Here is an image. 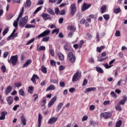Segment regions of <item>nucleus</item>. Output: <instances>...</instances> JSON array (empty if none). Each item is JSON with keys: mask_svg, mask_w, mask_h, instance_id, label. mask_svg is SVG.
<instances>
[{"mask_svg": "<svg viewBox=\"0 0 127 127\" xmlns=\"http://www.w3.org/2000/svg\"><path fill=\"white\" fill-rule=\"evenodd\" d=\"M108 58V57H106V58H104L103 57H101L100 60H98V61L99 62H103V61H105Z\"/></svg>", "mask_w": 127, "mask_h": 127, "instance_id": "38", "label": "nucleus"}, {"mask_svg": "<svg viewBox=\"0 0 127 127\" xmlns=\"http://www.w3.org/2000/svg\"><path fill=\"white\" fill-rule=\"evenodd\" d=\"M58 120V118L53 117L50 119L48 122V124L49 125H54Z\"/></svg>", "mask_w": 127, "mask_h": 127, "instance_id": "10", "label": "nucleus"}, {"mask_svg": "<svg viewBox=\"0 0 127 127\" xmlns=\"http://www.w3.org/2000/svg\"><path fill=\"white\" fill-rule=\"evenodd\" d=\"M41 16L43 17L44 20H48V19L51 20L52 19L51 17H50V15L48 13H43L41 14Z\"/></svg>", "mask_w": 127, "mask_h": 127, "instance_id": "8", "label": "nucleus"}, {"mask_svg": "<svg viewBox=\"0 0 127 127\" xmlns=\"http://www.w3.org/2000/svg\"><path fill=\"white\" fill-rule=\"evenodd\" d=\"M60 85L61 86V87H65V83L63 81H61L60 82Z\"/></svg>", "mask_w": 127, "mask_h": 127, "instance_id": "62", "label": "nucleus"}, {"mask_svg": "<svg viewBox=\"0 0 127 127\" xmlns=\"http://www.w3.org/2000/svg\"><path fill=\"white\" fill-rule=\"evenodd\" d=\"M1 70L2 71L3 73H5V71H6V67H5V66L2 65L1 67Z\"/></svg>", "mask_w": 127, "mask_h": 127, "instance_id": "47", "label": "nucleus"}, {"mask_svg": "<svg viewBox=\"0 0 127 127\" xmlns=\"http://www.w3.org/2000/svg\"><path fill=\"white\" fill-rule=\"evenodd\" d=\"M7 55H8V52H4L3 55V58H6V57H7Z\"/></svg>", "mask_w": 127, "mask_h": 127, "instance_id": "61", "label": "nucleus"}, {"mask_svg": "<svg viewBox=\"0 0 127 127\" xmlns=\"http://www.w3.org/2000/svg\"><path fill=\"white\" fill-rule=\"evenodd\" d=\"M41 120H42V115H41V114H39L38 115V127H41Z\"/></svg>", "mask_w": 127, "mask_h": 127, "instance_id": "18", "label": "nucleus"}, {"mask_svg": "<svg viewBox=\"0 0 127 127\" xmlns=\"http://www.w3.org/2000/svg\"><path fill=\"white\" fill-rule=\"evenodd\" d=\"M101 118H104L106 120L107 119H110L112 117V113L108 112L105 113H102L100 114Z\"/></svg>", "mask_w": 127, "mask_h": 127, "instance_id": "4", "label": "nucleus"}, {"mask_svg": "<svg viewBox=\"0 0 127 127\" xmlns=\"http://www.w3.org/2000/svg\"><path fill=\"white\" fill-rule=\"evenodd\" d=\"M97 88L96 87H89L85 89L84 93L86 94L89 93V92H92L93 91H96Z\"/></svg>", "mask_w": 127, "mask_h": 127, "instance_id": "14", "label": "nucleus"}, {"mask_svg": "<svg viewBox=\"0 0 127 127\" xmlns=\"http://www.w3.org/2000/svg\"><path fill=\"white\" fill-rule=\"evenodd\" d=\"M28 92H29L30 94H32L33 93V87L32 86L29 87Z\"/></svg>", "mask_w": 127, "mask_h": 127, "instance_id": "46", "label": "nucleus"}, {"mask_svg": "<svg viewBox=\"0 0 127 127\" xmlns=\"http://www.w3.org/2000/svg\"><path fill=\"white\" fill-rule=\"evenodd\" d=\"M35 79H39V77L37 75L34 74L31 79V81H32L34 84H36V81L35 80Z\"/></svg>", "mask_w": 127, "mask_h": 127, "instance_id": "16", "label": "nucleus"}, {"mask_svg": "<svg viewBox=\"0 0 127 127\" xmlns=\"http://www.w3.org/2000/svg\"><path fill=\"white\" fill-rule=\"evenodd\" d=\"M124 101H125V102H127V96L126 95H123V97H122Z\"/></svg>", "mask_w": 127, "mask_h": 127, "instance_id": "64", "label": "nucleus"}, {"mask_svg": "<svg viewBox=\"0 0 127 127\" xmlns=\"http://www.w3.org/2000/svg\"><path fill=\"white\" fill-rule=\"evenodd\" d=\"M111 95L113 98H117V94L115 93V92L112 91L111 92Z\"/></svg>", "mask_w": 127, "mask_h": 127, "instance_id": "57", "label": "nucleus"}, {"mask_svg": "<svg viewBox=\"0 0 127 127\" xmlns=\"http://www.w3.org/2000/svg\"><path fill=\"white\" fill-rule=\"evenodd\" d=\"M49 40V36H47L46 37L43 38V39L42 40V41H43L44 42H47Z\"/></svg>", "mask_w": 127, "mask_h": 127, "instance_id": "43", "label": "nucleus"}, {"mask_svg": "<svg viewBox=\"0 0 127 127\" xmlns=\"http://www.w3.org/2000/svg\"><path fill=\"white\" fill-rule=\"evenodd\" d=\"M88 120V116H84L82 119V122H85V121H87Z\"/></svg>", "mask_w": 127, "mask_h": 127, "instance_id": "60", "label": "nucleus"}, {"mask_svg": "<svg viewBox=\"0 0 127 127\" xmlns=\"http://www.w3.org/2000/svg\"><path fill=\"white\" fill-rule=\"evenodd\" d=\"M125 103H126V101H125V100H123L122 99V100H121L120 101L119 104V105H125Z\"/></svg>", "mask_w": 127, "mask_h": 127, "instance_id": "63", "label": "nucleus"}, {"mask_svg": "<svg viewBox=\"0 0 127 127\" xmlns=\"http://www.w3.org/2000/svg\"><path fill=\"white\" fill-rule=\"evenodd\" d=\"M55 14L56 13V14H57V15H58V14H59V11H60L59 8H58V7H56V8H55Z\"/></svg>", "mask_w": 127, "mask_h": 127, "instance_id": "49", "label": "nucleus"}, {"mask_svg": "<svg viewBox=\"0 0 127 127\" xmlns=\"http://www.w3.org/2000/svg\"><path fill=\"white\" fill-rule=\"evenodd\" d=\"M68 60L71 63H74L75 62L76 58L75 57V56L73 55V53L71 52L68 53Z\"/></svg>", "mask_w": 127, "mask_h": 127, "instance_id": "5", "label": "nucleus"}, {"mask_svg": "<svg viewBox=\"0 0 127 127\" xmlns=\"http://www.w3.org/2000/svg\"><path fill=\"white\" fill-rule=\"evenodd\" d=\"M66 13V11L64 9H63L61 10V12L60 13L61 15H64Z\"/></svg>", "mask_w": 127, "mask_h": 127, "instance_id": "50", "label": "nucleus"}, {"mask_svg": "<svg viewBox=\"0 0 127 127\" xmlns=\"http://www.w3.org/2000/svg\"><path fill=\"white\" fill-rule=\"evenodd\" d=\"M103 17L106 20H109L110 19V15L109 14H104Z\"/></svg>", "mask_w": 127, "mask_h": 127, "instance_id": "39", "label": "nucleus"}, {"mask_svg": "<svg viewBox=\"0 0 127 127\" xmlns=\"http://www.w3.org/2000/svg\"><path fill=\"white\" fill-rule=\"evenodd\" d=\"M68 29L69 30H73V31H75L76 30V27H74L73 25H70L68 27Z\"/></svg>", "mask_w": 127, "mask_h": 127, "instance_id": "33", "label": "nucleus"}, {"mask_svg": "<svg viewBox=\"0 0 127 127\" xmlns=\"http://www.w3.org/2000/svg\"><path fill=\"white\" fill-rule=\"evenodd\" d=\"M50 33V30H47L44 31L43 33H41L38 36L36 37V38H41V37H44V36H46V35H48Z\"/></svg>", "mask_w": 127, "mask_h": 127, "instance_id": "7", "label": "nucleus"}, {"mask_svg": "<svg viewBox=\"0 0 127 127\" xmlns=\"http://www.w3.org/2000/svg\"><path fill=\"white\" fill-rule=\"evenodd\" d=\"M73 34H74V32H70L68 33L67 37H68V38H72V36Z\"/></svg>", "mask_w": 127, "mask_h": 127, "instance_id": "51", "label": "nucleus"}, {"mask_svg": "<svg viewBox=\"0 0 127 127\" xmlns=\"http://www.w3.org/2000/svg\"><path fill=\"white\" fill-rule=\"evenodd\" d=\"M31 5V1H30V0H28L26 1L25 6L26 7H30Z\"/></svg>", "mask_w": 127, "mask_h": 127, "instance_id": "30", "label": "nucleus"}, {"mask_svg": "<svg viewBox=\"0 0 127 127\" xmlns=\"http://www.w3.org/2000/svg\"><path fill=\"white\" fill-rule=\"evenodd\" d=\"M25 28H34L35 27V26L34 25L32 24H28L25 26Z\"/></svg>", "mask_w": 127, "mask_h": 127, "instance_id": "35", "label": "nucleus"}, {"mask_svg": "<svg viewBox=\"0 0 127 127\" xmlns=\"http://www.w3.org/2000/svg\"><path fill=\"white\" fill-rule=\"evenodd\" d=\"M31 62H32V60L31 59L28 60L26 61V62L23 64V68H25V67H27L28 65H29Z\"/></svg>", "mask_w": 127, "mask_h": 127, "instance_id": "22", "label": "nucleus"}, {"mask_svg": "<svg viewBox=\"0 0 127 127\" xmlns=\"http://www.w3.org/2000/svg\"><path fill=\"white\" fill-rule=\"evenodd\" d=\"M41 70L44 74H46V73H47V68H46L44 65H42Z\"/></svg>", "mask_w": 127, "mask_h": 127, "instance_id": "26", "label": "nucleus"}, {"mask_svg": "<svg viewBox=\"0 0 127 127\" xmlns=\"http://www.w3.org/2000/svg\"><path fill=\"white\" fill-rule=\"evenodd\" d=\"M43 3H44V1L43 0H38L37 4V5H40L43 4Z\"/></svg>", "mask_w": 127, "mask_h": 127, "instance_id": "42", "label": "nucleus"}, {"mask_svg": "<svg viewBox=\"0 0 127 127\" xmlns=\"http://www.w3.org/2000/svg\"><path fill=\"white\" fill-rule=\"evenodd\" d=\"M47 12L52 15H54L55 14V12H54L53 9L51 8H48L47 9Z\"/></svg>", "mask_w": 127, "mask_h": 127, "instance_id": "23", "label": "nucleus"}, {"mask_svg": "<svg viewBox=\"0 0 127 127\" xmlns=\"http://www.w3.org/2000/svg\"><path fill=\"white\" fill-rule=\"evenodd\" d=\"M21 124H23V126H26V119L24 118V115L22 114L20 117Z\"/></svg>", "mask_w": 127, "mask_h": 127, "instance_id": "15", "label": "nucleus"}, {"mask_svg": "<svg viewBox=\"0 0 127 127\" xmlns=\"http://www.w3.org/2000/svg\"><path fill=\"white\" fill-rule=\"evenodd\" d=\"M56 100H57V96H55L48 103V107L51 108L53 105H54V103L56 102Z\"/></svg>", "mask_w": 127, "mask_h": 127, "instance_id": "9", "label": "nucleus"}, {"mask_svg": "<svg viewBox=\"0 0 127 127\" xmlns=\"http://www.w3.org/2000/svg\"><path fill=\"white\" fill-rule=\"evenodd\" d=\"M42 8V6L38 7L35 10V11H34V14H35V13H37V12H38V11H39L40 10H41Z\"/></svg>", "mask_w": 127, "mask_h": 127, "instance_id": "44", "label": "nucleus"}, {"mask_svg": "<svg viewBox=\"0 0 127 127\" xmlns=\"http://www.w3.org/2000/svg\"><path fill=\"white\" fill-rule=\"evenodd\" d=\"M35 40V39L34 38L31 39L30 40H29L28 42V43L26 44V45H29V44L32 43V42H34Z\"/></svg>", "mask_w": 127, "mask_h": 127, "instance_id": "45", "label": "nucleus"}, {"mask_svg": "<svg viewBox=\"0 0 127 127\" xmlns=\"http://www.w3.org/2000/svg\"><path fill=\"white\" fill-rule=\"evenodd\" d=\"M9 29H8V28H5L4 31L2 32V35L3 36H4V35H5V34H6L7 33V32H8V30Z\"/></svg>", "mask_w": 127, "mask_h": 127, "instance_id": "37", "label": "nucleus"}, {"mask_svg": "<svg viewBox=\"0 0 127 127\" xmlns=\"http://www.w3.org/2000/svg\"><path fill=\"white\" fill-rule=\"evenodd\" d=\"M51 90H55V86L51 84L46 89V92L48 91H51Z\"/></svg>", "mask_w": 127, "mask_h": 127, "instance_id": "24", "label": "nucleus"}, {"mask_svg": "<svg viewBox=\"0 0 127 127\" xmlns=\"http://www.w3.org/2000/svg\"><path fill=\"white\" fill-rule=\"evenodd\" d=\"M96 38H97V41H100V36L99 35V32H97L96 33Z\"/></svg>", "mask_w": 127, "mask_h": 127, "instance_id": "59", "label": "nucleus"}, {"mask_svg": "<svg viewBox=\"0 0 127 127\" xmlns=\"http://www.w3.org/2000/svg\"><path fill=\"white\" fill-rule=\"evenodd\" d=\"M63 105H64V104H63V103H62V102L60 103L58 105V106H57V109H56L57 113H58V112H59L60 109L62 108V107H63Z\"/></svg>", "mask_w": 127, "mask_h": 127, "instance_id": "21", "label": "nucleus"}, {"mask_svg": "<svg viewBox=\"0 0 127 127\" xmlns=\"http://www.w3.org/2000/svg\"><path fill=\"white\" fill-rule=\"evenodd\" d=\"M83 44H84V41L81 40L80 41V43L79 44V48H81L82 46H83Z\"/></svg>", "mask_w": 127, "mask_h": 127, "instance_id": "55", "label": "nucleus"}, {"mask_svg": "<svg viewBox=\"0 0 127 127\" xmlns=\"http://www.w3.org/2000/svg\"><path fill=\"white\" fill-rule=\"evenodd\" d=\"M18 25L14 26V27H15V29H14V30H13V32L11 34V35L7 38V40H10V39H11V38H10V37L12 36V35H13L14 33H15V32H16V30H17V26Z\"/></svg>", "mask_w": 127, "mask_h": 127, "instance_id": "17", "label": "nucleus"}, {"mask_svg": "<svg viewBox=\"0 0 127 127\" xmlns=\"http://www.w3.org/2000/svg\"><path fill=\"white\" fill-rule=\"evenodd\" d=\"M17 60H18V56L16 55L15 56H12L10 59L8 60V63H11L13 66H15L17 64Z\"/></svg>", "mask_w": 127, "mask_h": 127, "instance_id": "1", "label": "nucleus"}, {"mask_svg": "<svg viewBox=\"0 0 127 127\" xmlns=\"http://www.w3.org/2000/svg\"><path fill=\"white\" fill-rule=\"evenodd\" d=\"M59 32V29H55L52 32V34H54L55 33H56L57 34H58Z\"/></svg>", "mask_w": 127, "mask_h": 127, "instance_id": "48", "label": "nucleus"}, {"mask_svg": "<svg viewBox=\"0 0 127 127\" xmlns=\"http://www.w3.org/2000/svg\"><path fill=\"white\" fill-rule=\"evenodd\" d=\"M115 36L117 37H120L121 36V32L119 30H117L115 33Z\"/></svg>", "mask_w": 127, "mask_h": 127, "instance_id": "40", "label": "nucleus"}, {"mask_svg": "<svg viewBox=\"0 0 127 127\" xmlns=\"http://www.w3.org/2000/svg\"><path fill=\"white\" fill-rule=\"evenodd\" d=\"M51 82L54 83V84H58V80L57 79H51Z\"/></svg>", "mask_w": 127, "mask_h": 127, "instance_id": "58", "label": "nucleus"}, {"mask_svg": "<svg viewBox=\"0 0 127 127\" xmlns=\"http://www.w3.org/2000/svg\"><path fill=\"white\" fill-rule=\"evenodd\" d=\"M120 104H118L115 107L116 109L117 110V111H122V107H121V106H120Z\"/></svg>", "mask_w": 127, "mask_h": 127, "instance_id": "41", "label": "nucleus"}, {"mask_svg": "<svg viewBox=\"0 0 127 127\" xmlns=\"http://www.w3.org/2000/svg\"><path fill=\"white\" fill-rule=\"evenodd\" d=\"M114 12L116 14H118V13H120V12H121V8L114 9Z\"/></svg>", "mask_w": 127, "mask_h": 127, "instance_id": "32", "label": "nucleus"}, {"mask_svg": "<svg viewBox=\"0 0 127 127\" xmlns=\"http://www.w3.org/2000/svg\"><path fill=\"white\" fill-rule=\"evenodd\" d=\"M70 15L73 16H74V14H75V12H76V10H77L76 7V4L73 3L71 4L70 6Z\"/></svg>", "mask_w": 127, "mask_h": 127, "instance_id": "6", "label": "nucleus"}, {"mask_svg": "<svg viewBox=\"0 0 127 127\" xmlns=\"http://www.w3.org/2000/svg\"><path fill=\"white\" fill-rule=\"evenodd\" d=\"M50 63H51V66H55L56 63L55 62V61H54V60H51L50 61Z\"/></svg>", "mask_w": 127, "mask_h": 127, "instance_id": "53", "label": "nucleus"}, {"mask_svg": "<svg viewBox=\"0 0 127 127\" xmlns=\"http://www.w3.org/2000/svg\"><path fill=\"white\" fill-rule=\"evenodd\" d=\"M8 105L9 106H10V105L12 104V103H13V99L12 98V97H8L7 100Z\"/></svg>", "mask_w": 127, "mask_h": 127, "instance_id": "19", "label": "nucleus"}, {"mask_svg": "<svg viewBox=\"0 0 127 127\" xmlns=\"http://www.w3.org/2000/svg\"><path fill=\"white\" fill-rule=\"evenodd\" d=\"M58 56H59V58L60 59V60H61V61H63V60H64V55L61 53H59L58 54Z\"/></svg>", "mask_w": 127, "mask_h": 127, "instance_id": "28", "label": "nucleus"}, {"mask_svg": "<svg viewBox=\"0 0 127 127\" xmlns=\"http://www.w3.org/2000/svg\"><path fill=\"white\" fill-rule=\"evenodd\" d=\"M96 69L98 73H100V74H103V73H104V70L100 67L96 66Z\"/></svg>", "mask_w": 127, "mask_h": 127, "instance_id": "25", "label": "nucleus"}, {"mask_svg": "<svg viewBox=\"0 0 127 127\" xmlns=\"http://www.w3.org/2000/svg\"><path fill=\"white\" fill-rule=\"evenodd\" d=\"M22 15H23V13L20 12L16 20L14 21V22L13 23V26H16V25H18V21H19V18H20V17H22Z\"/></svg>", "mask_w": 127, "mask_h": 127, "instance_id": "11", "label": "nucleus"}, {"mask_svg": "<svg viewBox=\"0 0 127 127\" xmlns=\"http://www.w3.org/2000/svg\"><path fill=\"white\" fill-rule=\"evenodd\" d=\"M49 51H50V53L51 54V55H52V56H54L55 55V53H54V50H49Z\"/></svg>", "mask_w": 127, "mask_h": 127, "instance_id": "56", "label": "nucleus"}, {"mask_svg": "<svg viewBox=\"0 0 127 127\" xmlns=\"http://www.w3.org/2000/svg\"><path fill=\"white\" fill-rule=\"evenodd\" d=\"M37 50L38 51H43L45 50V46H40V47H37Z\"/></svg>", "mask_w": 127, "mask_h": 127, "instance_id": "29", "label": "nucleus"}, {"mask_svg": "<svg viewBox=\"0 0 127 127\" xmlns=\"http://www.w3.org/2000/svg\"><path fill=\"white\" fill-rule=\"evenodd\" d=\"M106 8H107V6H106V5H102V6L101 7L102 13H104V12L106 11Z\"/></svg>", "mask_w": 127, "mask_h": 127, "instance_id": "31", "label": "nucleus"}, {"mask_svg": "<svg viewBox=\"0 0 127 127\" xmlns=\"http://www.w3.org/2000/svg\"><path fill=\"white\" fill-rule=\"evenodd\" d=\"M19 94L22 97L25 96V93L24 92V90H23L22 89H21L19 90Z\"/></svg>", "mask_w": 127, "mask_h": 127, "instance_id": "27", "label": "nucleus"}, {"mask_svg": "<svg viewBox=\"0 0 127 127\" xmlns=\"http://www.w3.org/2000/svg\"><path fill=\"white\" fill-rule=\"evenodd\" d=\"M11 90H12V87L10 86H8L5 90V95H8L11 92Z\"/></svg>", "mask_w": 127, "mask_h": 127, "instance_id": "20", "label": "nucleus"}, {"mask_svg": "<svg viewBox=\"0 0 127 127\" xmlns=\"http://www.w3.org/2000/svg\"><path fill=\"white\" fill-rule=\"evenodd\" d=\"M14 86L15 88H17L18 89V88H19V87H21L22 85L21 83H19V82H16L14 83Z\"/></svg>", "mask_w": 127, "mask_h": 127, "instance_id": "36", "label": "nucleus"}, {"mask_svg": "<svg viewBox=\"0 0 127 127\" xmlns=\"http://www.w3.org/2000/svg\"><path fill=\"white\" fill-rule=\"evenodd\" d=\"M82 73L81 71L78 70L73 76L72 81V82H77L79 80V78H81Z\"/></svg>", "mask_w": 127, "mask_h": 127, "instance_id": "3", "label": "nucleus"}, {"mask_svg": "<svg viewBox=\"0 0 127 127\" xmlns=\"http://www.w3.org/2000/svg\"><path fill=\"white\" fill-rule=\"evenodd\" d=\"M7 115V112L5 111H3L1 113V116H0V121H3L5 120V116Z\"/></svg>", "mask_w": 127, "mask_h": 127, "instance_id": "13", "label": "nucleus"}, {"mask_svg": "<svg viewBox=\"0 0 127 127\" xmlns=\"http://www.w3.org/2000/svg\"><path fill=\"white\" fill-rule=\"evenodd\" d=\"M90 7H91V4H87V3H84L81 7V11H85V10L90 8Z\"/></svg>", "mask_w": 127, "mask_h": 127, "instance_id": "12", "label": "nucleus"}, {"mask_svg": "<svg viewBox=\"0 0 127 127\" xmlns=\"http://www.w3.org/2000/svg\"><path fill=\"white\" fill-rule=\"evenodd\" d=\"M123 122H122L121 120H119L118 122H117L116 124V127H121V126H122Z\"/></svg>", "mask_w": 127, "mask_h": 127, "instance_id": "34", "label": "nucleus"}, {"mask_svg": "<svg viewBox=\"0 0 127 127\" xmlns=\"http://www.w3.org/2000/svg\"><path fill=\"white\" fill-rule=\"evenodd\" d=\"M64 50H68L69 51V47L68 46V44L65 43L64 46Z\"/></svg>", "mask_w": 127, "mask_h": 127, "instance_id": "52", "label": "nucleus"}, {"mask_svg": "<svg viewBox=\"0 0 127 127\" xmlns=\"http://www.w3.org/2000/svg\"><path fill=\"white\" fill-rule=\"evenodd\" d=\"M28 21V16H25L24 17H22L19 21V26H22L23 27L26 23H27V21Z\"/></svg>", "mask_w": 127, "mask_h": 127, "instance_id": "2", "label": "nucleus"}, {"mask_svg": "<svg viewBox=\"0 0 127 127\" xmlns=\"http://www.w3.org/2000/svg\"><path fill=\"white\" fill-rule=\"evenodd\" d=\"M88 84V80H87V79H85L83 80V82L82 83V86H86Z\"/></svg>", "mask_w": 127, "mask_h": 127, "instance_id": "54", "label": "nucleus"}]
</instances>
